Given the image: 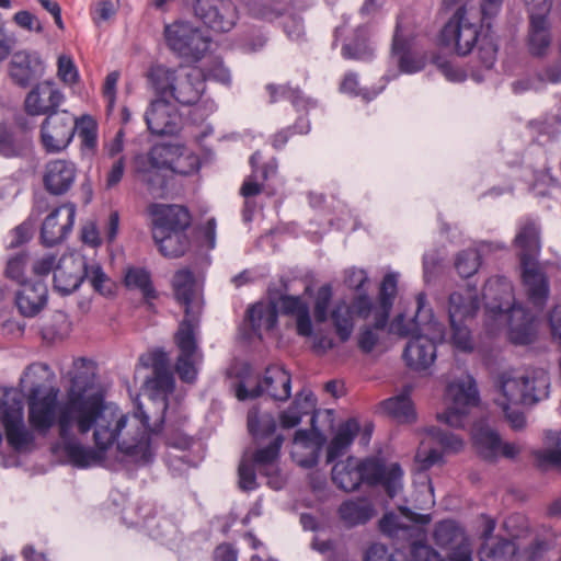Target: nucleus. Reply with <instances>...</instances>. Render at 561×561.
Segmentation results:
<instances>
[{
	"instance_id": "47",
	"label": "nucleus",
	"mask_w": 561,
	"mask_h": 561,
	"mask_svg": "<svg viewBox=\"0 0 561 561\" xmlns=\"http://www.w3.org/2000/svg\"><path fill=\"white\" fill-rule=\"evenodd\" d=\"M147 80L157 99H171L178 82L176 70L163 65H153L147 72Z\"/></svg>"
},
{
	"instance_id": "34",
	"label": "nucleus",
	"mask_w": 561,
	"mask_h": 561,
	"mask_svg": "<svg viewBox=\"0 0 561 561\" xmlns=\"http://www.w3.org/2000/svg\"><path fill=\"white\" fill-rule=\"evenodd\" d=\"M480 310V299L476 286H468L465 293L454 291L448 298L450 324L466 323L476 318Z\"/></svg>"
},
{
	"instance_id": "20",
	"label": "nucleus",
	"mask_w": 561,
	"mask_h": 561,
	"mask_svg": "<svg viewBox=\"0 0 561 561\" xmlns=\"http://www.w3.org/2000/svg\"><path fill=\"white\" fill-rule=\"evenodd\" d=\"M65 102V94L54 81L37 82L26 94L24 110L31 116H46L58 112Z\"/></svg>"
},
{
	"instance_id": "52",
	"label": "nucleus",
	"mask_w": 561,
	"mask_h": 561,
	"mask_svg": "<svg viewBox=\"0 0 561 561\" xmlns=\"http://www.w3.org/2000/svg\"><path fill=\"white\" fill-rule=\"evenodd\" d=\"M76 134H78L81 145L84 149L94 151L98 147L99 125L93 116L84 114L80 117L76 116Z\"/></svg>"
},
{
	"instance_id": "33",
	"label": "nucleus",
	"mask_w": 561,
	"mask_h": 561,
	"mask_svg": "<svg viewBox=\"0 0 561 561\" xmlns=\"http://www.w3.org/2000/svg\"><path fill=\"white\" fill-rule=\"evenodd\" d=\"M124 286L128 290H137L141 294L148 311L156 313V300L160 294L157 290L149 270L139 266H128L124 273Z\"/></svg>"
},
{
	"instance_id": "46",
	"label": "nucleus",
	"mask_w": 561,
	"mask_h": 561,
	"mask_svg": "<svg viewBox=\"0 0 561 561\" xmlns=\"http://www.w3.org/2000/svg\"><path fill=\"white\" fill-rule=\"evenodd\" d=\"M152 238L160 253L165 257H180L188 251L191 245L186 231L163 232L157 230L152 231Z\"/></svg>"
},
{
	"instance_id": "61",
	"label": "nucleus",
	"mask_w": 561,
	"mask_h": 561,
	"mask_svg": "<svg viewBox=\"0 0 561 561\" xmlns=\"http://www.w3.org/2000/svg\"><path fill=\"white\" fill-rule=\"evenodd\" d=\"M398 290V276L387 273L380 284L378 293L379 307L392 308Z\"/></svg>"
},
{
	"instance_id": "43",
	"label": "nucleus",
	"mask_w": 561,
	"mask_h": 561,
	"mask_svg": "<svg viewBox=\"0 0 561 561\" xmlns=\"http://www.w3.org/2000/svg\"><path fill=\"white\" fill-rule=\"evenodd\" d=\"M410 554L401 549L390 550L386 545L371 543L364 557V561H421V537H413L410 542Z\"/></svg>"
},
{
	"instance_id": "54",
	"label": "nucleus",
	"mask_w": 561,
	"mask_h": 561,
	"mask_svg": "<svg viewBox=\"0 0 561 561\" xmlns=\"http://www.w3.org/2000/svg\"><path fill=\"white\" fill-rule=\"evenodd\" d=\"M514 545L511 540L500 538L491 546L481 548L479 554L481 561H511L514 554Z\"/></svg>"
},
{
	"instance_id": "12",
	"label": "nucleus",
	"mask_w": 561,
	"mask_h": 561,
	"mask_svg": "<svg viewBox=\"0 0 561 561\" xmlns=\"http://www.w3.org/2000/svg\"><path fill=\"white\" fill-rule=\"evenodd\" d=\"M415 316L407 320L404 313L394 317L389 325V332L400 337H410L402 353V358L410 369L421 371V324L417 321L421 313V293L415 295Z\"/></svg>"
},
{
	"instance_id": "24",
	"label": "nucleus",
	"mask_w": 561,
	"mask_h": 561,
	"mask_svg": "<svg viewBox=\"0 0 561 561\" xmlns=\"http://www.w3.org/2000/svg\"><path fill=\"white\" fill-rule=\"evenodd\" d=\"M141 362L145 366L152 368L153 376L148 379L147 383L150 388L163 396L173 393L175 389V379L170 370V363L167 352L162 348H156L146 357L142 356Z\"/></svg>"
},
{
	"instance_id": "64",
	"label": "nucleus",
	"mask_w": 561,
	"mask_h": 561,
	"mask_svg": "<svg viewBox=\"0 0 561 561\" xmlns=\"http://www.w3.org/2000/svg\"><path fill=\"white\" fill-rule=\"evenodd\" d=\"M433 65L451 82H462L467 78L463 69L453 65L450 60L440 55H435L431 58Z\"/></svg>"
},
{
	"instance_id": "7",
	"label": "nucleus",
	"mask_w": 561,
	"mask_h": 561,
	"mask_svg": "<svg viewBox=\"0 0 561 561\" xmlns=\"http://www.w3.org/2000/svg\"><path fill=\"white\" fill-rule=\"evenodd\" d=\"M446 397L450 402L443 413L437 414L438 421L454 428H463L470 409L477 407L480 402L476 381L470 379L468 382L449 383L446 388Z\"/></svg>"
},
{
	"instance_id": "58",
	"label": "nucleus",
	"mask_w": 561,
	"mask_h": 561,
	"mask_svg": "<svg viewBox=\"0 0 561 561\" xmlns=\"http://www.w3.org/2000/svg\"><path fill=\"white\" fill-rule=\"evenodd\" d=\"M57 77L66 85L73 87L80 81V73L75 60L69 55H60L57 59Z\"/></svg>"
},
{
	"instance_id": "19",
	"label": "nucleus",
	"mask_w": 561,
	"mask_h": 561,
	"mask_svg": "<svg viewBox=\"0 0 561 561\" xmlns=\"http://www.w3.org/2000/svg\"><path fill=\"white\" fill-rule=\"evenodd\" d=\"M501 316H505L508 327L510 341L516 345H528L534 342L536 330V317L533 312L514 302L511 307L504 309L501 304L493 308Z\"/></svg>"
},
{
	"instance_id": "31",
	"label": "nucleus",
	"mask_w": 561,
	"mask_h": 561,
	"mask_svg": "<svg viewBox=\"0 0 561 561\" xmlns=\"http://www.w3.org/2000/svg\"><path fill=\"white\" fill-rule=\"evenodd\" d=\"M43 70L41 58L36 54L25 50L14 53L9 65V75L12 81L21 88L28 87L42 76Z\"/></svg>"
},
{
	"instance_id": "40",
	"label": "nucleus",
	"mask_w": 561,
	"mask_h": 561,
	"mask_svg": "<svg viewBox=\"0 0 561 561\" xmlns=\"http://www.w3.org/2000/svg\"><path fill=\"white\" fill-rule=\"evenodd\" d=\"M206 90L203 73L198 68H193L184 78L178 79L172 98L179 104L191 106L198 103Z\"/></svg>"
},
{
	"instance_id": "56",
	"label": "nucleus",
	"mask_w": 561,
	"mask_h": 561,
	"mask_svg": "<svg viewBox=\"0 0 561 561\" xmlns=\"http://www.w3.org/2000/svg\"><path fill=\"white\" fill-rule=\"evenodd\" d=\"M173 154L174 150L171 145L160 144L154 145L148 153L138 156L144 158L147 163H157L159 167L171 171L173 170Z\"/></svg>"
},
{
	"instance_id": "22",
	"label": "nucleus",
	"mask_w": 561,
	"mask_h": 561,
	"mask_svg": "<svg viewBox=\"0 0 561 561\" xmlns=\"http://www.w3.org/2000/svg\"><path fill=\"white\" fill-rule=\"evenodd\" d=\"M549 11L550 4H545L542 12L529 14L526 45L528 53L536 58L546 57L552 43Z\"/></svg>"
},
{
	"instance_id": "18",
	"label": "nucleus",
	"mask_w": 561,
	"mask_h": 561,
	"mask_svg": "<svg viewBox=\"0 0 561 561\" xmlns=\"http://www.w3.org/2000/svg\"><path fill=\"white\" fill-rule=\"evenodd\" d=\"M78 176L77 164L69 159L48 160L43 170L44 190L53 196H64L71 191Z\"/></svg>"
},
{
	"instance_id": "28",
	"label": "nucleus",
	"mask_w": 561,
	"mask_h": 561,
	"mask_svg": "<svg viewBox=\"0 0 561 561\" xmlns=\"http://www.w3.org/2000/svg\"><path fill=\"white\" fill-rule=\"evenodd\" d=\"M2 425L8 445L15 451H24L34 444V434L26 428L21 409L7 407L2 413Z\"/></svg>"
},
{
	"instance_id": "1",
	"label": "nucleus",
	"mask_w": 561,
	"mask_h": 561,
	"mask_svg": "<svg viewBox=\"0 0 561 561\" xmlns=\"http://www.w3.org/2000/svg\"><path fill=\"white\" fill-rule=\"evenodd\" d=\"M76 374L59 408V436L69 463L79 469L101 465L128 422V415L106 401L105 393L80 386Z\"/></svg>"
},
{
	"instance_id": "45",
	"label": "nucleus",
	"mask_w": 561,
	"mask_h": 561,
	"mask_svg": "<svg viewBox=\"0 0 561 561\" xmlns=\"http://www.w3.org/2000/svg\"><path fill=\"white\" fill-rule=\"evenodd\" d=\"M234 393L238 400L245 401L249 399L260 398L264 393V387L260 380V376L254 374L250 363H242L236 370Z\"/></svg>"
},
{
	"instance_id": "8",
	"label": "nucleus",
	"mask_w": 561,
	"mask_h": 561,
	"mask_svg": "<svg viewBox=\"0 0 561 561\" xmlns=\"http://www.w3.org/2000/svg\"><path fill=\"white\" fill-rule=\"evenodd\" d=\"M169 48L182 58L201 60L209 49L210 41L187 22L175 21L164 28Z\"/></svg>"
},
{
	"instance_id": "48",
	"label": "nucleus",
	"mask_w": 561,
	"mask_h": 561,
	"mask_svg": "<svg viewBox=\"0 0 561 561\" xmlns=\"http://www.w3.org/2000/svg\"><path fill=\"white\" fill-rule=\"evenodd\" d=\"M168 170L157 163H147L144 158H135V173L137 179L147 186L150 193L163 190L167 185Z\"/></svg>"
},
{
	"instance_id": "25",
	"label": "nucleus",
	"mask_w": 561,
	"mask_h": 561,
	"mask_svg": "<svg viewBox=\"0 0 561 561\" xmlns=\"http://www.w3.org/2000/svg\"><path fill=\"white\" fill-rule=\"evenodd\" d=\"M140 419V423L144 426V432L137 438H134L131 443L126 440L115 443L118 451L123 455L125 460L133 461L137 466H146L153 461V453L151 449L150 440V417L140 410L139 413L135 414Z\"/></svg>"
},
{
	"instance_id": "35",
	"label": "nucleus",
	"mask_w": 561,
	"mask_h": 561,
	"mask_svg": "<svg viewBox=\"0 0 561 561\" xmlns=\"http://www.w3.org/2000/svg\"><path fill=\"white\" fill-rule=\"evenodd\" d=\"M339 520L346 529H353L368 524L376 511L371 502L363 496L346 499L337 506Z\"/></svg>"
},
{
	"instance_id": "57",
	"label": "nucleus",
	"mask_w": 561,
	"mask_h": 561,
	"mask_svg": "<svg viewBox=\"0 0 561 561\" xmlns=\"http://www.w3.org/2000/svg\"><path fill=\"white\" fill-rule=\"evenodd\" d=\"M423 433L432 435L445 453H459L465 446L463 440L458 435L440 428H423Z\"/></svg>"
},
{
	"instance_id": "3",
	"label": "nucleus",
	"mask_w": 561,
	"mask_h": 561,
	"mask_svg": "<svg viewBox=\"0 0 561 561\" xmlns=\"http://www.w3.org/2000/svg\"><path fill=\"white\" fill-rule=\"evenodd\" d=\"M332 463V483L345 493L356 492L362 485L369 488L381 485L392 499L397 494L403 476L399 463L387 467L383 459L376 456L358 458L350 455Z\"/></svg>"
},
{
	"instance_id": "29",
	"label": "nucleus",
	"mask_w": 561,
	"mask_h": 561,
	"mask_svg": "<svg viewBox=\"0 0 561 561\" xmlns=\"http://www.w3.org/2000/svg\"><path fill=\"white\" fill-rule=\"evenodd\" d=\"M152 215V231H187L192 224V215L188 208L183 205H156Z\"/></svg>"
},
{
	"instance_id": "39",
	"label": "nucleus",
	"mask_w": 561,
	"mask_h": 561,
	"mask_svg": "<svg viewBox=\"0 0 561 561\" xmlns=\"http://www.w3.org/2000/svg\"><path fill=\"white\" fill-rule=\"evenodd\" d=\"M502 437L500 433L488 424L474 427L471 435L472 447L478 457L488 463L499 461V448Z\"/></svg>"
},
{
	"instance_id": "14",
	"label": "nucleus",
	"mask_w": 561,
	"mask_h": 561,
	"mask_svg": "<svg viewBox=\"0 0 561 561\" xmlns=\"http://www.w3.org/2000/svg\"><path fill=\"white\" fill-rule=\"evenodd\" d=\"M278 305L275 300L255 301L248 306L240 332L244 340H263L264 332H272L278 327Z\"/></svg>"
},
{
	"instance_id": "4",
	"label": "nucleus",
	"mask_w": 561,
	"mask_h": 561,
	"mask_svg": "<svg viewBox=\"0 0 561 561\" xmlns=\"http://www.w3.org/2000/svg\"><path fill=\"white\" fill-rule=\"evenodd\" d=\"M540 234V227L536 220L527 218L519 222L513 241L527 299L539 313L545 310L550 297L549 277L538 263L541 252Z\"/></svg>"
},
{
	"instance_id": "44",
	"label": "nucleus",
	"mask_w": 561,
	"mask_h": 561,
	"mask_svg": "<svg viewBox=\"0 0 561 561\" xmlns=\"http://www.w3.org/2000/svg\"><path fill=\"white\" fill-rule=\"evenodd\" d=\"M262 385L276 401H286L291 396V376L283 366L266 367Z\"/></svg>"
},
{
	"instance_id": "11",
	"label": "nucleus",
	"mask_w": 561,
	"mask_h": 561,
	"mask_svg": "<svg viewBox=\"0 0 561 561\" xmlns=\"http://www.w3.org/2000/svg\"><path fill=\"white\" fill-rule=\"evenodd\" d=\"M195 16L214 33H228L239 21V10L232 0H195Z\"/></svg>"
},
{
	"instance_id": "27",
	"label": "nucleus",
	"mask_w": 561,
	"mask_h": 561,
	"mask_svg": "<svg viewBox=\"0 0 561 561\" xmlns=\"http://www.w3.org/2000/svg\"><path fill=\"white\" fill-rule=\"evenodd\" d=\"M48 288L42 279L24 280L15 295V304L24 317H34L47 305Z\"/></svg>"
},
{
	"instance_id": "23",
	"label": "nucleus",
	"mask_w": 561,
	"mask_h": 561,
	"mask_svg": "<svg viewBox=\"0 0 561 561\" xmlns=\"http://www.w3.org/2000/svg\"><path fill=\"white\" fill-rule=\"evenodd\" d=\"M33 154L34 141L30 130L18 129L5 123L0 124V157L28 159Z\"/></svg>"
},
{
	"instance_id": "21",
	"label": "nucleus",
	"mask_w": 561,
	"mask_h": 561,
	"mask_svg": "<svg viewBox=\"0 0 561 561\" xmlns=\"http://www.w3.org/2000/svg\"><path fill=\"white\" fill-rule=\"evenodd\" d=\"M504 0H481L480 10L482 14V22L485 23L486 31L477 43L478 58L482 67L491 69L497 57L499 46L491 30V20L494 19L501 11Z\"/></svg>"
},
{
	"instance_id": "53",
	"label": "nucleus",
	"mask_w": 561,
	"mask_h": 561,
	"mask_svg": "<svg viewBox=\"0 0 561 561\" xmlns=\"http://www.w3.org/2000/svg\"><path fill=\"white\" fill-rule=\"evenodd\" d=\"M266 91L270 96V103L278 102V91H282V96L288 100L294 107H305L308 104V99L298 87L294 88L289 84L268 83L266 85Z\"/></svg>"
},
{
	"instance_id": "62",
	"label": "nucleus",
	"mask_w": 561,
	"mask_h": 561,
	"mask_svg": "<svg viewBox=\"0 0 561 561\" xmlns=\"http://www.w3.org/2000/svg\"><path fill=\"white\" fill-rule=\"evenodd\" d=\"M30 255L27 253H19L8 261L5 267V275L15 280L19 285H22L24 280H32L25 275L26 267L28 265Z\"/></svg>"
},
{
	"instance_id": "2",
	"label": "nucleus",
	"mask_w": 561,
	"mask_h": 561,
	"mask_svg": "<svg viewBox=\"0 0 561 561\" xmlns=\"http://www.w3.org/2000/svg\"><path fill=\"white\" fill-rule=\"evenodd\" d=\"M416 19V11L412 8H405L398 14L389 55V66L380 79V85L362 88L358 75L354 71H347L340 84L341 92L370 102L386 89L390 81L397 79L401 73L413 75L421 71V55L417 51V38L421 33Z\"/></svg>"
},
{
	"instance_id": "41",
	"label": "nucleus",
	"mask_w": 561,
	"mask_h": 561,
	"mask_svg": "<svg viewBox=\"0 0 561 561\" xmlns=\"http://www.w3.org/2000/svg\"><path fill=\"white\" fill-rule=\"evenodd\" d=\"M195 275L188 267L178 270L171 280L175 301L184 308V319H192V305L195 298ZM194 322L197 321L193 318Z\"/></svg>"
},
{
	"instance_id": "59",
	"label": "nucleus",
	"mask_w": 561,
	"mask_h": 561,
	"mask_svg": "<svg viewBox=\"0 0 561 561\" xmlns=\"http://www.w3.org/2000/svg\"><path fill=\"white\" fill-rule=\"evenodd\" d=\"M198 69L203 73L205 84L208 80H213L225 85H230L231 83L230 71L225 67L220 58H215L210 64L204 65Z\"/></svg>"
},
{
	"instance_id": "26",
	"label": "nucleus",
	"mask_w": 561,
	"mask_h": 561,
	"mask_svg": "<svg viewBox=\"0 0 561 561\" xmlns=\"http://www.w3.org/2000/svg\"><path fill=\"white\" fill-rule=\"evenodd\" d=\"M85 276L84 259H61L54 272V289L62 296L70 295L81 286Z\"/></svg>"
},
{
	"instance_id": "42",
	"label": "nucleus",
	"mask_w": 561,
	"mask_h": 561,
	"mask_svg": "<svg viewBox=\"0 0 561 561\" xmlns=\"http://www.w3.org/2000/svg\"><path fill=\"white\" fill-rule=\"evenodd\" d=\"M360 431L359 422L350 417L342 422L327 447V462L331 463L344 456Z\"/></svg>"
},
{
	"instance_id": "6",
	"label": "nucleus",
	"mask_w": 561,
	"mask_h": 561,
	"mask_svg": "<svg viewBox=\"0 0 561 561\" xmlns=\"http://www.w3.org/2000/svg\"><path fill=\"white\" fill-rule=\"evenodd\" d=\"M76 116L68 110L46 115L39 125V144L46 154L65 151L76 136Z\"/></svg>"
},
{
	"instance_id": "30",
	"label": "nucleus",
	"mask_w": 561,
	"mask_h": 561,
	"mask_svg": "<svg viewBox=\"0 0 561 561\" xmlns=\"http://www.w3.org/2000/svg\"><path fill=\"white\" fill-rule=\"evenodd\" d=\"M412 387L407 385L401 393L380 401L377 412L398 424H410L416 420V411L411 399Z\"/></svg>"
},
{
	"instance_id": "63",
	"label": "nucleus",
	"mask_w": 561,
	"mask_h": 561,
	"mask_svg": "<svg viewBox=\"0 0 561 561\" xmlns=\"http://www.w3.org/2000/svg\"><path fill=\"white\" fill-rule=\"evenodd\" d=\"M530 129L536 135V141L543 144L545 140H553L559 135V123L557 121L537 119L529 124Z\"/></svg>"
},
{
	"instance_id": "60",
	"label": "nucleus",
	"mask_w": 561,
	"mask_h": 561,
	"mask_svg": "<svg viewBox=\"0 0 561 561\" xmlns=\"http://www.w3.org/2000/svg\"><path fill=\"white\" fill-rule=\"evenodd\" d=\"M93 289L103 295V296H112L114 294L111 287H106L107 284L111 283L110 277L104 273L102 266L100 264H89L87 262V276Z\"/></svg>"
},
{
	"instance_id": "9",
	"label": "nucleus",
	"mask_w": 561,
	"mask_h": 561,
	"mask_svg": "<svg viewBox=\"0 0 561 561\" xmlns=\"http://www.w3.org/2000/svg\"><path fill=\"white\" fill-rule=\"evenodd\" d=\"M249 165L251 173L244 179L240 194L248 196L265 192L268 196L274 195L280 183L277 158L264 159L262 152L256 150L250 156Z\"/></svg>"
},
{
	"instance_id": "49",
	"label": "nucleus",
	"mask_w": 561,
	"mask_h": 561,
	"mask_svg": "<svg viewBox=\"0 0 561 561\" xmlns=\"http://www.w3.org/2000/svg\"><path fill=\"white\" fill-rule=\"evenodd\" d=\"M330 319L339 340L342 343L347 342L355 327L353 308L345 300H340L333 306Z\"/></svg>"
},
{
	"instance_id": "32",
	"label": "nucleus",
	"mask_w": 561,
	"mask_h": 561,
	"mask_svg": "<svg viewBox=\"0 0 561 561\" xmlns=\"http://www.w3.org/2000/svg\"><path fill=\"white\" fill-rule=\"evenodd\" d=\"M279 312L296 320V332L299 336H313V324L308 302L301 297L280 294L278 297Z\"/></svg>"
},
{
	"instance_id": "55",
	"label": "nucleus",
	"mask_w": 561,
	"mask_h": 561,
	"mask_svg": "<svg viewBox=\"0 0 561 561\" xmlns=\"http://www.w3.org/2000/svg\"><path fill=\"white\" fill-rule=\"evenodd\" d=\"M333 299V288L330 284L320 286L313 304V318L316 323H325L330 318V306Z\"/></svg>"
},
{
	"instance_id": "15",
	"label": "nucleus",
	"mask_w": 561,
	"mask_h": 561,
	"mask_svg": "<svg viewBox=\"0 0 561 561\" xmlns=\"http://www.w3.org/2000/svg\"><path fill=\"white\" fill-rule=\"evenodd\" d=\"M76 214L77 206L71 202L55 207L43 220L42 243L47 248L62 243L72 231Z\"/></svg>"
},
{
	"instance_id": "50",
	"label": "nucleus",
	"mask_w": 561,
	"mask_h": 561,
	"mask_svg": "<svg viewBox=\"0 0 561 561\" xmlns=\"http://www.w3.org/2000/svg\"><path fill=\"white\" fill-rule=\"evenodd\" d=\"M465 538L462 529L454 520L447 519L437 523L433 531V540L435 545L445 551Z\"/></svg>"
},
{
	"instance_id": "36",
	"label": "nucleus",
	"mask_w": 561,
	"mask_h": 561,
	"mask_svg": "<svg viewBox=\"0 0 561 561\" xmlns=\"http://www.w3.org/2000/svg\"><path fill=\"white\" fill-rule=\"evenodd\" d=\"M316 397L311 390L302 389L296 396L290 405L279 413V425L284 430H290L300 424L305 415H311V422H316Z\"/></svg>"
},
{
	"instance_id": "10",
	"label": "nucleus",
	"mask_w": 561,
	"mask_h": 561,
	"mask_svg": "<svg viewBox=\"0 0 561 561\" xmlns=\"http://www.w3.org/2000/svg\"><path fill=\"white\" fill-rule=\"evenodd\" d=\"M174 343L180 351L175 360V371L181 381L194 383L197 379L195 357L199 353L197 323L193 319H183L174 333Z\"/></svg>"
},
{
	"instance_id": "5",
	"label": "nucleus",
	"mask_w": 561,
	"mask_h": 561,
	"mask_svg": "<svg viewBox=\"0 0 561 561\" xmlns=\"http://www.w3.org/2000/svg\"><path fill=\"white\" fill-rule=\"evenodd\" d=\"M485 23H472L467 18L465 5L458 7L453 16L443 26L439 33V43L443 47L453 48L458 56H467L482 37L481 30Z\"/></svg>"
},
{
	"instance_id": "51",
	"label": "nucleus",
	"mask_w": 561,
	"mask_h": 561,
	"mask_svg": "<svg viewBox=\"0 0 561 561\" xmlns=\"http://www.w3.org/2000/svg\"><path fill=\"white\" fill-rule=\"evenodd\" d=\"M455 268L461 278L473 276L482 265V255L477 249H465L456 254Z\"/></svg>"
},
{
	"instance_id": "38",
	"label": "nucleus",
	"mask_w": 561,
	"mask_h": 561,
	"mask_svg": "<svg viewBox=\"0 0 561 561\" xmlns=\"http://www.w3.org/2000/svg\"><path fill=\"white\" fill-rule=\"evenodd\" d=\"M341 56L345 60L370 62L375 59V48L369 37L368 27L358 25L347 36L341 48Z\"/></svg>"
},
{
	"instance_id": "17",
	"label": "nucleus",
	"mask_w": 561,
	"mask_h": 561,
	"mask_svg": "<svg viewBox=\"0 0 561 561\" xmlns=\"http://www.w3.org/2000/svg\"><path fill=\"white\" fill-rule=\"evenodd\" d=\"M145 122L150 134L174 136L181 130L182 115L167 99L151 101L145 113Z\"/></svg>"
},
{
	"instance_id": "16",
	"label": "nucleus",
	"mask_w": 561,
	"mask_h": 561,
	"mask_svg": "<svg viewBox=\"0 0 561 561\" xmlns=\"http://www.w3.org/2000/svg\"><path fill=\"white\" fill-rule=\"evenodd\" d=\"M548 377L541 375L530 379L528 376L506 377L501 376L500 393L502 399L495 402H507L513 405H527L536 403L540 400L539 393L536 391L535 382H540L545 388L548 387Z\"/></svg>"
},
{
	"instance_id": "13",
	"label": "nucleus",
	"mask_w": 561,
	"mask_h": 561,
	"mask_svg": "<svg viewBox=\"0 0 561 561\" xmlns=\"http://www.w3.org/2000/svg\"><path fill=\"white\" fill-rule=\"evenodd\" d=\"M42 385H34L28 394V423L36 432L46 434L58 423V390L49 388L39 396Z\"/></svg>"
},
{
	"instance_id": "37",
	"label": "nucleus",
	"mask_w": 561,
	"mask_h": 561,
	"mask_svg": "<svg viewBox=\"0 0 561 561\" xmlns=\"http://www.w3.org/2000/svg\"><path fill=\"white\" fill-rule=\"evenodd\" d=\"M283 443L284 437L277 435L268 445L256 449L252 458V463L259 467L261 474L268 477V484L275 490L282 488L277 481L279 478L277 461Z\"/></svg>"
}]
</instances>
